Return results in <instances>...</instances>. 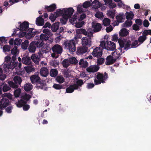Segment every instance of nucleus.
<instances>
[{
    "label": "nucleus",
    "mask_w": 151,
    "mask_h": 151,
    "mask_svg": "<svg viewBox=\"0 0 151 151\" xmlns=\"http://www.w3.org/2000/svg\"><path fill=\"white\" fill-rule=\"evenodd\" d=\"M118 42L120 46L119 48L111 53L112 56L116 60L119 58L120 55L125 52V50H127L130 47L128 41L119 39L118 40Z\"/></svg>",
    "instance_id": "obj_1"
},
{
    "label": "nucleus",
    "mask_w": 151,
    "mask_h": 151,
    "mask_svg": "<svg viewBox=\"0 0 151 151\" xmlns=\"http://www.w3.org/2000/svg\"><path fill=\"white\" fill-rule=\"evenodd\" d=\"M22 99L16 103L17 106L19 107H21L22 106L23 109L24 111L28 110L30 108V106L27 104H25L31 98L30 96L25 93H22Z\"/></svg>",
    "instance_id": "obj_2"
},
{
    "label": "nucleus",
    "mask_w": 151,
    "mask_h": 151,
    "mask_svg": "<svg viewBox=\"0 0 151 151\" xmlns=\"http://www.w3.org/2000/svg\"><path fill=\"white\" fill-rule=\"evenodd\" d=\"M5 61L3 65V69L5 73H9L10 70H12L16 65V63L13 60L12 61L10 57L7 56L5 57Z\"/></svg>",
    "instance_id": "obj_3"
},
{
    "label": "nucleus",
    "mask_w": 151,
    "mask_h": 151,
    "mask_svg": "<svg viewBox=\"0 0 151 151\" xmlns=\"http://www.w3.org/2000/svg\"><path fill=\"white\" fill-rule=\"evenodd\" d=\"M86 37H83L81 39V43L83 46L90 47L91 45V37H93V30L89 29L86 31Z\"/></svg>",
    "instance_id": "obj_4"
},
{
    "label": "nucleus",
    "mask_w": 151,
    "mask_h": 151,
    "mask_svg": "<svg viewBox=\"0 0 151 151\" xmlns=\"http://www.w3.org/2000/svg\"><path fill=\"white\" fill-rule=\"evenodd\" d=\"M96 78L97 79L94 80V83L96 85L100 84L101 83H105L108 77L107 74L105 73L104 74L98 72L95 74Z\"/></svg>",
    "instance_id": "obj_5"
},
{
    "label": "nucleus",
    "mask_w": 151,
    "mask_h": 151,
    "mask_svg": "<svg viewBox=\"0 0 151 151\" xmlns=\"http://www.w3.org/2000/svg\"><path fill=\"white\" fill-rule=\"evenodd\" d=\"M83 83L82 80H78L77 81L75 84L70 85L66 89V92L67 93H70L73 92L75 90H78L80 91L81 90L80 87H81L83 84Z\"/></svg>",
    "instance_id": "obj_6"
},
{
    "label": "nucleus",
    "mask_w": 151,
    "mask_h": 151,
    "mask_svg": "<svg viewBox=\"0 0 151 151\" xmlns=\"http://www.w3.org/2000/svg\"><path fill=\"white\" fill-rule=\"evenodd\" d=\"M74 11V10L72 8H65L57 10L54 14L57 17L60 16L63 17L65 14H71V13H73Z\"/></svg>",
    "instance_id": "obj_7"
},
{
    "label": "nucleus",
    "mask_w": 151,
    "mask_h": 151,
    "mask_svg": "<svg viewBox=\"0 0 151 151\" xmlns=\"http://www.w3.org/2000/svg\"><path fill=\"white\" fill-rule=\"evenodd\" d=\"M64 45L65 47L68 49L70 52H73L76 51L75 43L74 40H66L64 42Z\"/></svg>",
    "instance_id": "obj_8"
},
{
    "label": "nucleus",
    "mask_w": 151,
    "mask_h": 151,
    "mask_svg": "<svg viewBox=\"0 0 151 151\" xmlns=\"http://www.w3.org/2000/svg\"><path fill=\"white\" fill-rule=\"evenodd\" d=\"M43 33L41 34L39 37L40 39L42 41H46L48 40L49 37L51 36L52 34L49 29H45L43 30Z\"/></svg>",
    "instance_id": "obj_9"
},
{
    "label": "nucleus",
    "mask_w": 151,
    "mask_h": 151,
    "mask_svg": "<svg viewBox=\"0 0 151 151\" xmlns=\"http://www.w3.org/2000/svg\"><path fill=\"white\" fill-rule=\"evenodd\" d=\"M13 80L15 83L11 81H9L8 82L10 86L13 88H17V85H20L22 81L21 78L18 76L14 77L13 78Z\"/></svg>",
    "instance_id": "obj_10"
},
{
    "label": "nucleus",
    "mask_w": 151,
    "mask_h": 151,
    "mask_svg": "<svg viewBox=\"0 0 151 151\" xmlns=\"http://www.w3.org/2000/svg\"><path fill=\"white\" fill-rule=\"evenodd\" d=\"M148 35H151V30H145L142 32V35L139 37L138 41L140 44L142 43L147 39V36Z\"/></svg>",
    "instance_id": "obj_11"
},
{
    "label": "nucleus",
    "mask_w": 151,
    "mask_h": 151,
    "mask_svg": "<svg viewBox=\"0 0 151 151\" xmlns=\"http://www.w3.org/2000/svg\"><path fill=\"white\" fill-rule=\"evenodd\" d=\"M116 21L113 22L114 26L118 25L119 23L122 22L125 19V15L122 13H120L116 16Z\"/></svg>",
    "instance_id": "obj_12"
},
{
    "label": "nucleus",
    "mask_w": 151,
    "mask_h": 151,
    "mask_svg": "<svg viewBox=\"0 0 151 151\" xmlns=\"http://www.w3.org/2000/svg\"><path fill=\"white\" fill-rule=\"evenodd\" d=\"M86 31L83 29H77L76 30V33L75 35L74 38L76 42H77V40L79 38H81L82 36L80 34H82L84 35H86Z\"/></svg>",
    "instance_id": "obj_13"
},
{
    "label": "nucleus",
    "mask_w": 151,
    "mask_h": 151,
    "mask_svg": "<svg viewBox=\"0 0 151 151\" xmlns=\"http://www.w3.org/2000/svg\"><path fill=\"white\" fill-rule=\"evenodd\" d=\"M102 54V49L100 47H98L94 49L92 52L93 55L95 57H100Z\"/></svg>",
    "instance_id": "obj_14"
},
{
    "label": "nucleus",
    "mask_w": 151,
    "mask_h": 151,
    "mask_svg": "<svg viewBox=\"0 0 151 151\" xmlns=\"http://www.w3.org/2000/svg\"><path fill=\"white\" fill-rule=\"evenodd\" d=\"M36 34V31L34 29L29 28L26 32V37L27 39H30L34 37Z\"/></svg>",
    "instance_id": "obj_15"
},
{
    "label": "nucleus",
    "mask_w": 151,
    "mask_h": 151,
    "mask_svg": "<svg viewBox=\"0 0 151 151\" xmlns=\"http://www.w3.org/2000/svg\"><path fill=\"white\" fill-rule=\"evenodd\" d=\"M52 49L54 54H61L62 52V47L58 44L56 45L53 46Z\"/></svg>",
    "instance_id": "obj_16"
},
{
    "label": "nucleus",
    "mask_w": 151,
    "mask_h": 151,
    "mask_svg": "<svg viewBox=\"0 0 151 151\" xmlns=\"http://www.w3.org/2000/svg\"><path fill=\"white\" fill-rule=\"evenodd\" d=\"M92 26L94 32H99L101 30L102 28V26L100 24L95 22H92Z\"/></svg>",
    "instance_id": "obj_17"
},
{
    "label": "nucleus",
    "mask_w": 151,
    "mask_h": 151,
    "mask_svg": "<svg viewBox=\"0 0 151 151\" xmlns=\"http://www.w3.org/2000/svg\"><path fill=\"white\" fill-rule=\"evenodd\" d=\"M99 67L97 65H92L86 69L87 71L89 73L96 72L99 69Z\"/></svg>",
    "instance_id": "obj_18"
},
{
    "label": "nucleus",
    "mask_w": 151,
    "mask_h": 151,
    "mask_svg": "<svg viewBox=\"0 0 151 151\" xmlns=\"http://www.w3.org/2000/svg\"><path fill=\"white\" fill-rule=\"evenodd\" d=\"M9 100L6 98H3L0 101V108L6 107L9 105Z\"/></svg>",
    "instance_id": "obj_19"
},
{
    "label": "nucleus",
    "mask_w": 151,
    "mask_h": 151,
    "mask_svg": "<svg viewBox=\"0 0 151 151\" xmlns=\"http://www.w3.org/2000/svg\"><path fill=\"white\" fill-rule=\"evenodd\" d=\"M29 23L28 22H24L22 24H20V28L18 29L20 30L27 32L29 29Z\"/></svg>",
    "instance_id": "obj_20"
},
{
    "label": "nucleus",
    "mask_w": 151,
    "mask_h": 151,
    "mask_svg": "<svg viewBox=\"0 0 151 151\" xmlns=\"http://www.w3.org/2000/svg\"><path fill=\"white\" fill-rule=\"evenodd\" d=\"M73 13H71V14H65L63 15V18L60 20L61 23L63 24H66L68 20L70 17H71L73 15Z\"/></svg>",
    "instance_id": "obj_21"
},
{
    "label": "nucleus",
    "mask_w": 151,
    "mask_h": 151,
    "mask_svg": "<svg viewBox=\"0 0 151 151\" xmlns=\"http://www.w3.org/2000/svg\"><path fill=\"white\" fill-rule=\"evenodd\" d=\"M39 38L38 36H36L35 37V40H38L37 41H34L35 43L37 48L41 47L44 44V43L43 41L41 40L40 39H38Z\"/></svg>",
    "instance_id": "obj_22"
},
{
    "label": "nucleus",
    "mask_w": 151,
    "mask_h": 151,
    "mask_svg": "<svg viewBox=\"0 0 151 151\" xmlns=\"http://www.w3.org/2000/svg\"><path fill=\"white\" fill-rule=\"evenodd\" d=\"M107 39H104L100 41V44L99 46L103 49L107 50V47L108 46V42Z\"/></svg>",
    "instance_id": "obj_23"
},
{
    "label": "nucleus",
    "mask_w": 151,
    "mask_h": 151,
    "mask_svg": "<svg viewBox=\"0 0 151 151\" xmlns=\"http://www.w3.org/2000/svg\"><path fill=\"white\" fill-rule=\"evenodd\" d=\"M21 39L19 38H16L14 41L13 38H11L9 40V42L11 45H20L22 42Z\"/></svg>",
    "instance_id": "obj_24"
},
{
    "label": "nucleus",
    "mask_w": 151,
    "mask_h": 151,
    "mask_svg": "<svg viewBox=\"0 0 151 151\" xmlns=\"http://www.w3.org/2000/svg\"><path fill=\"white\" fill-rule=\"evenodd\" d=\"M120 40H124L126 41H128L129 43V45L130 47L129 48L130 49L131 48H136L139 46L140 44V43H139V42L137 40H135L132 43V45H131V42L129 40H127L125 39H120Z\"/></svg>",
    "instance_id": "obj_25"
},
{
    "label": "nucleus",
    "mask_w": 151,
    "mask_h": 151,
    "mask_svg": "<svg viewBox=\"0 0 151 151\" xmlns=\"http://www.w3.org/2000/svg\"><path fill=\"white\" fill-rule=\"evenodd\" d=\"M116 61L115 59H114L112 56L109 55L107 57L105 63L106 65H109L113 64Z\"/></svg>",
    "instance_id": "obj_26"
},
{
    "label": "nucleus",
    "mask_w": 151,
    "mask_h": 151,
    "mask_svg": "<svg viewBox=\"0 0 151 151\" xmlns=\"http://www.w3.org/2000/svg\"><path fill=\"white\" fill-rule=\"evenodd\" d=\"M37 47L35 42L34 41H32L29 44L28 47L29 51L30 52L34 53L35 52Z\"/></svg>",
    "instance_id": "obj_27"
},
{
    "label": "nucleus",
    "mask_w": 151,
    "mask_h": 151,
    "mask_svg": "<svg viewBox=\"0 0 151 151\" xmlns=\"http://www.w3.org/2000/svg\"><path fill=\"white\" fill-rule=\"evenodd\" d=\"M107 50L110 51L114 50L116 49L115 43L111 41H109Z\"/></svg>",
    "instance_id": "obj_28"
},
{
    "label": "nucleus",
    "mask_w": 151,
    "mask_h": 151,
    "mask_svg": "<svg viewBox=\"0 0 151 151\" xmlns=\"http://www.w3.org/2000/svg\"><path fill=\"white\" fill-rule=\"evenodd\" d=\"M88 50V48L86 47L83 46L80 47L78 49L77 51V54L78 55H81L83 53L86 52Z\"/></svg>",
    "instance_id": "obj_29"
},
{
    "label": "nucleus",
    "mask_w": 151,
    "mask_h": 151,
    "mask_svg": "<svg viewBox=\"0 0 151 151\" xmlns=\"http://www.w3.org/2000/svg\"><path fill=\"white\" fill-rule=\"evenodd\" d=\"M40 73L42 76L46 77L48 74V70L46 68H42L40 70Z\"/></svg>",
    "instance_id": "obj_30"
},
{
    "label": "nucleus",
    "mask_w": 151,
    "mask_h": 151,
    "mask_svg": "<svg viewBox=\"0 0 151 151\" xmlns=\"http://www.w3.org/2000/svg\"><path fill=\"white\" fill-rule=\"evenodd\" d=\"M22 63L25 65H29L31 63V60L30 58L29 57L25 56L23 57L22 59Z\"/></svg>",
    "instance_id": "obj_31"
},
{
    "label": "nucleus",
    "mask_w": 151,
    "mask_h": 151,
    "mask_svg": "<svg viewBox=\"0 0 151 151\" xmlns=\"http://www.w3.org/2000/svg\"><path fill=\"white\" fill-rule=\"evenodd\" d=\"M92 5L93 8L97 9L101 7V4L98 0H95L92 2Z\"/></svg>",
    "instance_id": "obj_32"
},
{
    "label": "nucleus",
    "mask_w": 151,
    "mask_h": 151,
    "mask_svg": "<svg viewBox=\"0 0 151 151\" xmlns=\"http://www.w3.org/2000/svg\"><path fill=\"white\" fill-rule=\"evenodd\" d=\"M129 30L126 28H123L121 29L119 32V35L121 37L127 36L129 33Z\"/></svg>",
    "instance_id": "obj_33"
},
{
    "label": "nucleus",
    "mask_w": 151,
    "mask_h": 151,
    "mask_svg": "<svg viewBox=\"0 0 151 151\" xmlns=\"http://www.w3.org/2000/svg\"><path fill=\"white\" fill-rule=\"evenodd\" d=\"M115 12V9H110L107 11L106 14L108 17L113 19L114 17Z\"/></svg>",
    "instance_id": "obj_34"
},
{
    "label": "nucleus",
    "mask_w": 151,
    "mask_h": 151,
    "mask_svg": "<svg viewBox=\"0 0 151 151\" xmlns=\"http://www.w3.org/2000/svg\"><path fill=\"white\" fill-rule=\"evenodd\" d=\"M41 50L43 53H47L50 50V48L47 45H43L42 47Z\"/></svg>",
    "instance_id": "obj_35"
},
{
    "label": "nucleus",
    "mask_w": 151,
    "mask_h": 151,
    "mask_svg": "<svg viewBox=\"0 0 151 151\" xmlns=\"http://www.w3.org/2000/svg\"><path fill=\"white\" fill-rule=\"evenodd\" d=\"M31 58L36 64H38L39 61H40V58L38 57L37 55L35 54L32 55L31 57Z\"/></svg>",
    "instance_id": "obj_36"
},
{
    "label": "nucleus",
    "mask_w": 151,
    "mask_h": 151,
    "mask_svg": "<svg viewBox=\"0 0 151 151\" xmlns=\"http://www.w3.org/2000/svg\"><path fill=\"white\" fill-rule=\"evenodd\" d=\"M30 79L32 83L38 82L40 80V78L37 75H34L30 77Z\"/></svg>",
    "instance_id": "obj_37"
},
{
    "label": "nucleus",
    "mask_w": 151,
    "mask_h": 151,
    "mask_svg": "<svg viewBox=\"0 0 151 151\" xmlns=\"http://www.w3.org/2000/svg\"><path fill=\"white\" fill-rule=\"evenodd\" d=\"M79 65L81 67L86 68L88 65V63L86 60L81 59L79 62Z\"/></svg>",
    "instance_id": "obj_38"
},
{
    "label": "nucleus",
    "mask_w": 151,
    "mask_h": 151,
    "mask_svg": "<svg viewBox=\"0 0 151 151\" xmlns=\"http://www.w3.org/2000/svg\"><path fill=\"white\" fill-rule=\"evenodd\" d=\"M36 24L38 26H42L44 24V19L41 17H39L36 20Z\"/></svg>",
    "instance_id": "obj_39"
},
{
    "label": "nucleus",
    "mask_w": 151,
    "mask_h": 151,
    "mask_svg": "<svg viewBox=\"0 0 151 151\" xmlns=\"http://www.w3.org/2000/svg\"><path fill=\"white\" fill-rule=\"evenodd\" d=\"M60 23L57 22L54 23L51 26V30L53 32H55L58 30L59 27Z\"/></svg>",
    "instance_id": "obj_40"
},
{
    "label": "nucleus",
    "mask_w": 151,
    "mask_h": 151,
    "mask_svg": "<svg viewBox=\"0 0 151 151\" xmlns=\"http://www.w3.org/2000/svg\"><path fill=\"white\" fill-rule=\"evenodd\" d=\"M125 15L127 19L131 20L132 19L134 15L132 11L126 12Z\"/></svg>",
    "instance_id": "obj_41"
},
{
    "label": "nucleus",
    "mask_w": 151,
    "mask_h": 151,
    "mask_svg": "<svg viewBox=\"0 0 151 151\" xmlns=\"http://www.w3.org/2000/svg\"><path fill=\"white\" fill-rule=\"evenodd\" d=\"M132 22L131 20L127 19V20L122 24V26L123 27H129L132 25Z\"/></svg>",
    "instance_id": "obj_42"
},
{
    "label": "nucleus",
    "mask_w": 151,
    "mask_h": 151,
    "mask_svg": "<svg viewBox=\"0 0 151 151\" xmlns=\"http://www.w3.org/2000/svg\"><path fill=\"white\" fill-rule=\"evenodd\" d=\"M45 8L48 11L52 12L54 11L56 8V6L55 4H53L49 6H45Z\"/></svg>",
    "instance_id": "obj_43"
},
{
    "label": "nucleus",
    "mask_w": 151,
    "mask_h": 151,
    "mask_svg": "<svg viewBox=\"0 0 151 151\" xmlns=\"http://www.w3.org/2000/svg\"><path fill=\"white\" fill-rule=\"evenodd\" d=\"M16 65L14 69L15 68L17 74H19V72L21 71V68L22 66V63H18V62H16Z\"/></svg>",
    "instance_id": "obj_44"
},
{
    "label": "nucleus",
    "mask_w": 151,
    "mask_h": 151,
    "mask_svg": "<svg viewBox=\"0 0 151 151\" xmlns=\"http://www.w3.org/2000/svg\"><path fill=\"white\" fill-rule=\"evenodd\" d=\"M78 17V14H75L73 15L72 18L70 17L69 18L70 19L69 21L72 24H74L75 23V22L76 21Z\"/></svg>",
    "instance_id": "obj_45"
},
{
    "label": "nucleus",
    "mask_w": 151,
    "mask_h": 151,
    "mask_svg": "<svg viewBox=\"0 0 151 151\" xmlns=\"http://www.w3.org/2000/svg\"><path fill=\"white\" fill-rule=\"evenodd\" d=\"M77 12L79 13L84 12L86 11V9H84L82 4L78 5L77 7Z\"/></svg>",
    "instance_id": "obj_46"
},
{
    "label": "nucleus",
    "mask_w": 151,
    "mask_h": 151,
    "mask_svg": "<svg viewBox=\"0 0 151 151\" xmlns=\"http://www.w3.org/2000/svg\"><path fill=\"white\" fill-rule=\"evenodd\" d=\"M32 85L30 83H27L24 86V88L26 91H30L32 89Z\"/></svg>",
    "instance_id": "obj_47"
},
{
    "label": "nucleus",
    "mask_w": 151,
    "mask_h": 151,
    "mask_svg": "<svg viewBox=\"0 0 151 151\" xmlns=\"http://www.w3.org/2000/svg\"><path fill=\"white\" fill-rule=\"evenodd\" d=\"M24 69L28 73L34 71L35 70L34 67L32 66L25 67H24Z\"/></svg>",
    "instance_id": "obj_48"
},
{
    "label": "nucleus",
    "mask_w": 151,
    "mask_h": 151,
    "mask_svg": "<svg viewBox=\"0 0 151 151\" xmlns=\"http://www.w3.org/2000/svg\"><path fill=\"white\" fill-rule=\"evenodd\" d=\"M95 17L99 19H101L104 17V16L103 13L101 12L97 11L95 14Z\"/></svg>",
    "instance_id": "obj_49"
},
{
    "label": "nucleus",
    "mask_w": 151,
    "mask_h": 151,
    "mask_svg": "<svg viewBox=\"0 0 151 151\" xmlns=\"http://www.w3.org/2000/svg\"><path fill=\"white\" fill-rule=\"evenodd\" d=\"M29 42L28 40H25L24 42L22 44V47L24 50L27 49L28 46Z\"/></svg>",
    "instance_id": "obj_50"
},
{
    "label": "nucleus",
    "mask_w": 151,
    "mask_h": 151,
    "mask_svg": "<svg viewBox=\"0 0 151 151\" xmlns=\"http://www.w3.org/2000/svg\"><path fill=\"white\" fill-rule=\"evenodd\" d=\"M2 69L0 68V80H4L6 78V76L5 74H3ZM2 93L1 91L0 90V95Z\"/></svg>",
    "instance_id": "obj_51"
},
{
    "label": "nucleus",
    "mask_w": 151,
    "mask_h": 151,
    "mask_svg": "<svg viewBox=\"0 0 151 151\" xmlns=\"http://www.w3.org/2000/svg\"><path fill=\"white\" fill-rule=\"evenodd\" d=\"M103 24L105 26H109L111 22L110 20L108 18H104L103 21Z\"/></svg>",
    "instance_id": "obj_52"
},
{
    "label": "nucleus",
    "mask_w": 151,
    "mask_h": 151,
    "mask_svg": "<svg viewBox=\"0 0 151 151\" xmlns=\"http://www.w3.org/2000/svg\"><path fill=\"white\" fill-rule=\"evenodd\" d=\"M58 72L57 70L55 69H52L50 71V76L52 77L56 76Z\"/></svg>",
    "instance_id": "obj_53"
},
{
    "label": "nucleus",
    "mask_w": 151,
    "mask_h": 151,
    "mask_svg": "<svg viewBox=\"0 0 151 151\" xmlns=\"http://www.w3.org/2000/svg\"><path fill=\"white\" fill-rule=\"evenodd\" d=\"M62 64L63 66L65 68L68 67L70 64L68 59L64 60L63 61Z\"/></svg>",
    "instance_id": "obj_54"
},
{
    "label": "nucleus",
    "mask_w": 151,
    "mask_h": 151,
    "mask_svg": "<svg viewBox=\"0 0 151 151\" xmlns=\"http://www.w3.org/2000/svg\"><path fill=\"white\" fill-rule=\"evenodd\" d=\"M17 52V47L16 46H14V48L11 50L12 54L14 55L12 57V59L13 58H14L16 56L15 55H16Z\"/></svg>",
    "instance_id": "obj_55"
},
{
    "label": "nucleus",
    "mask_w": 151,
    "mask_h": 151,
    "mask_svg": "<svg viewBox=\"0 0 151 151\" xmlns=\"http://www.w3.org/2000/svg\"><path fill=\"white\" fill-rule=\"evenodd\" d=\"M56 80L58 82L60 83H63L65 81V79L64 78L61 76H57L56 78Z\"/></svg>",
    "instance_id": "obj_56"
},
{
    "label": "nucleus",
    "mask_w": 151,
    "mask_h": 151,
    "mask_svg": "<svg viewBox=\"0 0 151 151\" xmlns=\"http://www.w3.org/2000/svg\"><path fill=\"white\" fill-rule=\"evenodd\" d=\"M68 59L70 64H76L78 62V60L74 57H72Z\"/></svg>",
    "instance_id": "obj_57"
},
{
    "label": "nucleus",
    "mask_w": 151,
    "mask_h": 151,
    "mask_svg": "<svg viewBox=\"0 0 151 151\" xmlns=\"http://www.w3.org/2000/svg\"><path fill=\"white\" fill-rule=\"evenodd\" d=\"M21 93V89L18 88L14 92V94L16 97H18Z\"/></svg>",
    "instance_id": "obj_58"
},
{
    "label": "nucleus",
    "mask_w": 151,
    "mask_h": 151,
    "mask_svg": "<svg viewBox=\"0 0 151 151\" xmlns=\"http://www.w3.org/2000/svg\"><path fill=\"white\" fill-rule=\"evenodd\" d=\"M63 74L65 77L68 78L70 77L71 73L69 70H66L63 72Z\"/></svg>",
    "instance_id": "obj_59"
},
{
    "label": "nucleus",
    "mask_w": 151,
    "mask_h": 151,
    "mask_svg": "<svg viewBox=\"0 0 151 151\" xmlns=\"http://www.w3.org/2000/svg\"><path fill=\"white\" fill-rule=\"evenodd\" d=\"M75 26L78 28L81 27H82L83 25L84 24V23L83 21H81L78 22H76L75 23Z\"/></svg>",
    "instance_id": "obj_60"
},
{
    "label": "nucleus",
    "mask_w": 151,
    "mask_h": 151,
    "mask_svg": "<svg viewBox=\"0 0 151 151\" xmlns=\"http://www.w3.org/2000/svg\"><path fill=\"white\" fill-rule=\"evenodd\" d=\"M82 5L84 9H86L87 8L91 6V4L90 1H86Z\"/></svg>",
    "instance_id": "obj_61"
},
{
    "label": "nucleus",
    "mask_w": 151,
    "mask_h": 151,
    "mask_svg": "<svg viewBox=\"0 0 151 151\" xmlns=\"http://www.w3.org/2000/svg\"><path fill=\"white\" fill-rule=\"evenodd\" d=\"M104 62V58H101L97 59V64L99 65H102Z\"/></svg>",
    "instance_id": "obj_62"
},
{
    "label": "nucleus",
    "mask_w": 151,
    "mask_h": 151,
    "mask_svg": "<svg viewBox=\"0 0 151 151\" xmlns=\"http://www.w3.org/2000/svg\"><path fill=\"white\" fill-rule=\"evenodd\" d=\"M3 87V90L4 92H6L10 89V87L6 84H4L1 86Z\"/></svg>",
    "instance_id": "obj_63"
},
{
    "label": "nucleus",
    "mask_w": 151,
    "mask_h": 151,
    "mask_svg": "<svg viewBox=\"0 0 151 151\" xmlns=\"http://www.w3.org/2000/svg\"><path fill=\"white\" fill-rule=\"evenodd\" d=\"M57 17L54 13L51 14L50 16L49 19L52 22H54Z\"/></svg>",
    "instance_id": "obj_64"
}]
</instances>
